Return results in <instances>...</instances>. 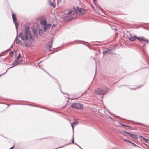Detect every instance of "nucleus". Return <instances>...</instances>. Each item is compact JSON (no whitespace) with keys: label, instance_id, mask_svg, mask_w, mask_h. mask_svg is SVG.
<instances>
[{"label":"nucleus","instance_id":"obj_14","mask_svg":"<svg viewBox=\"0 0 149 149\" xmlns=\"http://www.w3.org/2000/svg\"><path fill=\"white\" fill-rule=\"evenodd\" d=\"M40 24L43 25H45L47 24L46 21L45 20H41L40 22Z\"/></svg>","mask_w":149,"mask_h":149},{"label":"nucleus","instance_id":"obj_19","mask_svg":"<svg viewBox=\"0 0 149 149\" xmlns=\"http://www.w3.org/2000/svg\"><path fill=\"white\" fill-rule=\"evenodd\" d=\"M124 140L126 142H128L129 143H132V142H131V141H129V140H127L126 139H124Z\"/></svg>","mask_w":149,"mask_h":149},{"label":"nucleus","instance_id":"obj_24","mask_svg":"<svg viewBox=\"0 0 149 149\" xmlns=\"http://www.w3.org/2000/svg\"><path fill=\"white\" fill-rule=\"evenodd\" d=\"M9 54L10 55H13V53L12 52H11L9 53Z\"/></svg>","mask_w":149,"mask_h":149},{"label":"nucleus","instance_id":"obj_28","mask_svg":"<svg viewBox=\"0 0 149 149\" xmlns=\"http://www.w3.org/2000/svg\"><path fill=\"white\" fill-rule=\"evenodd\" d=\"M145 140H146V141H148V140L146 139H145Z\"/></svg>","mask_w":149,"mask_h":149},{"label":"nucleus","instance_id":"obj_15","mask_svg":"<svg viewBox=\"0 0 149 149\" xmlns=\"http://www.w3.org/2000/svg\"><path fill=\"white\" fill-rule=\"evenodd\" d=\"M48 4L50 6L55 7V6L54 5L53 3L52 2L51 0H48Z\"/></svg>","mask_w":149,"mask_h":149},{"label":"nucleus","instance_id":"obj_22","mask_svg":"<svg viewBox=\"0 0 149 149\" xmlns=\"http://www.w3.org/2000/svg\"><path fill=\"white\" fill-rule=\"evenodd\" d=\"M15 24V26H17L18 25V24L17 22H14Z\"/></svg>","mask_w":149,"mask_h":149},{"label":"nucleus","instance_id":"obj_9","mask_svg":"<svg viewBox=\"0 0 149 149\" xmlns=\"http://www.w3.org/2000/svg\"><path fill=\"white\" fill-rule=\"evenodd\" d=\"M71 126L72 127L73 130H74V127L76 125L78 124V121L77 120H75L74 122L72 123H71Z\"/></svg>","mask_w":149,"mask_h":149},{"label":"nucleus","instance_id":"obj_25","mask_svg":"<svg viewBox=\"0 0 149 149\" xmlns=\"http://www.w3.org/2000/svg\"><path fill=\"white\" fill-rule=\"evenodd\" d=\"M14 147V146L11 147L9 149H13Z\"/></svg>","mask_w":149,"mask_h":149},{"label":"nucleus","instance_id":"obj_26","mask_svg":"<svg viewBox=\"0 0 149 149\" xmlns=\"http://www.w3.org/2000/svg\"><path fill=\"white\" fill-rule=\"evenodd\" d=\"M15 28L17 30V31L18 28H17V26H16Z\"/></svg>","mask_w":149,"mask_h":149},{"label":"nucleus","instance_id":"obj_1","mask_svg":"<svg viewBox=\"0 0 149 149\" xmlns=\"http://www.w3.org/2000/svg\"><path fill=\"white\" fill-rule=\"evenodd\" d=\"M19 37L21 38V39L24 41L27 40L29 38L30 41H32V36L31 32L30 31L29 27L28 26H26L24 33L21 32L19 36Z\"/></svg>","mask_w":149,"mask_h":149},{"label":"nucleus","instance_id":"obj_30","mask_svg":"<svg viewBox=\"0 0 149 149\" xmlns=\"http://www.w3.org/2000/svg\"><path fill=\"white\" fill-rule=\"evenodd\" d=\"M102 97H103V96H102V97H100V99H102Z\"/></svg>","mask_w":149,"mask_h":149},{"label":"nucleus","instance_id":"obj_4","mask_svg":"<svg viewBox=\"0 0 149 149\" xmlns=\"http://www.w3.org/2000/svg\"><path fill=\"white\" fill-rule=\"evenodd\" d=\"M22 62V61L21 60H18V59H16L14 61L12 64V65H13V66L11 67L8 69L13 68L14 66L20 64H21Z\"/></svg>","mask_w":149,"mask_h":149},{"label":"nucleus","instance_id":"obj_7","mask_svg":"<svg viewBox=\"0 0 149 149\" xmlns=\"http://www.w3.org/2000/svg\"><path fill=\"white\" fill-rule=\"evenodd\" d=\"M136 38H137V37L134 35H130L128 38V39L130 41H133L135 40Z\"/></svg>","mask_w":149,"mask_h":149},{"label":"nucleus","instance_id":"obj_10","mask_svg":"<svg viewBox=\"0 0 149 149\" xmlns=\"http://www.w3.org/2000/svg\"><path fill=\"white\" fill-rule=\"evenodd\" d=\"M112 49H109L103 52L104 54L105 53H108L109 54H113V52H111Z\"/></svg>","mask_w":149,"mask_h":149},{"label":"nucleus","instance_id":"obj_17","mask_svg":"<svg viewBox=\"0 0 149 149\" xmlns=\"http://www.w3.org/2000/svg\"><path fill=\"white\" fill-rule=\"evenodd\" d=\"M39 33L40 35H42L43 34V30L41 29H39Z\"/></svg>","mask_w":149,"mask_h":149},{"label":"nucleus","instance_id":"obj_27","mask_svg":"<svg viewBox=\"0 0 149 149\" xmlns=\"http://www.w3.org/2000/svg\"><path fill=\"white\" fill-rule=\"evenodd\" d=\"M61 0H57L58 2H61Z\"/></svg>","mask_w":149,"mask_h":149},{"label":"nucleus","instance_id":"obj_29","mask_svg":"<svg viewBox=\"0 0 149 149\" xmlns=\"http://www.w3.org/2000/svg\"><path fill=\"white\" fill-rule=\"evenodd\" d=\"M123 126H126V127H128L129 126H127V125H123Z\"/></svg>","mask_w":149,"mask_h":149},{"label":"nucleus","instance_id":"obj_16","mask_svg":"<svg viewBox=\"0 0 149 149\" xmlns=\"http://www.w3.org/2000/svg\"><path fill=\"white\" fill-rule=\"evenodd\" d=\"M17 37L15 39V41L17 44H20L21 43L20 40L17 38Z\"/></svg>","mask_w":149,"mask_h":149},{"label":"nucleus","instance_id":"obj_31","mask_svg":"<svg viewBox=\"0 0 149 149\" xmlns=\"http://www.w3.org/2000/svg\"><path fill=\"white\" fill-rule=\"evenodd\" d=\"M73 17H72L70 18H69V19H73Z\"/></svg>","mask_w":149,"mask_h":149},{"label":"nucleus","instance_id":"obj_20","mask_svg":"<svg viewBox=\"0 0 149 149\" xmlns=\"http://www.w3.org/2000/svg\"><path fill=\"white\" fill-rule=\"evenodd\" d=\"M72 143H74V141L73 136V137L72 138Z\"/></svg>","mask_w":149,"mask_h":149},{"label":"nucleus","instance_id":"obj_18","mask_svg":"<svg viewBox=\"0 0 149 149\" xmlns=\"http://www.w3.org/2000/svg\"><path fill=\"white\" fill-rule=\"evenodd\" d=\"M21 57V54L20 53H19V54H18V55L17 56V58L16 59H18V60Z\"/></svg>","mask_w":149,"mask_h":149},{"label":"nucleus","instance_id":"obj_32","mask_svg":"<svg viewBox=\"0 0 149 149\" xmlns=\"http://www.w3.org/2000/svg\"><path fill=\"white\" fill-rule=\"evenodd\" d=\"M78 146L80 147L81 149H82V148H81L79 145H78Z\"/></svg>","mask_w":149,"mask_h":149},{"label":"nucleus","instance_id":"obj_33","mask_svg":"<svg viewBox=\"0 0 149 149\" xmlns=\"http://www.w3.org/2000/svg\"><path fill=\"white\" fill-rule=\"evenodd\" d=\"M1 56V54L0 53V57Z\"/></svg>","mask_w":149,"mask_h":149},{"label":"nucleus","instance_id":"obj_13","mask_svg":"<svg viewBox=\"0 0 149 149\" xmlns=\"http://www.w3.org/2000/svg\"><path fill=\"white\" fill-rule=\"evenodd\" d=\"M85 10L83 8H80L79 10L80 14L82 15L85 13Z\"/></svg>","mask_w":149,"mask_h":149},{"label":"nucleus","instance_id":"obj_3","mask_svg":"<svg viewBox=\"0 0 149 149\" xmlns=\"http://www.w3.org/2000/svg\"><path fill=\"white\" fill-rule=\"evenodd\" d=\"M71 107L78 109H83V107L82 104L78 103H74L71 105Z\"/></svg>","mask_w":149,"mask_h":149},{"label":"nucleus","instance_id":"obj_5","mask_svg":"<svg viewBox=\"0 0 149 149\" xmlns=\"http://www.w3.org/2000/svg\"><path fill=\"white\" fill-rule=\"evenodd\" d=\"M123 133L122 134L124 135H125V134H124V133L127 134H129V135L130 137H131L132 138H133V139H138V138L135 135L132 134H131L128 132H125V131H123Z\"/></svg>","mask_w":149,"mask_h":149},{"label":"nucleus","instance_id":"obj_2","mask_svg":"<svg viewBox=\"0 0 149 149\" xmlns=\"http://www.w3.org/2000/svg\"><path fill=\"white\" fill-rule=\"evenodd\" d=\"M108 89L105 86H104L102 88H100L95 89V92L96 93L99 95H103L108 91Z\"/></svg>","mask_w":149,"mask_h":149},{"label":"nucleus","instance_id":"obj_6","mask_svg":"<svg viewBox=\"0 0 149 149\" xmlns=\"http://www.w3.org/2000/svg\"><path fill=\"white\" fill-rule=\"evenodd\" d=\"M51 26V24H46L43 27V29L45 31H47L48 30Z\"/></svg>","mask_w":149,"mask_h":149},{"label":"nucleus","instance_id":"obj_11","mask_svg":"<svg viewBox=\"0 0 149 149\" xmlns=\"http://www.w3.org/2000/svg\"><path fill=\"white\" fill-rule=\"evenodd\" d=\"M72 13V11L71 10L69 11L67 14H65V17H69L71 16Z\"/></svg>","mask_w":149,"mask_h":149},{"label":"nucleus","instance_id":"obj_34","mask_svg":"<svg viewBox=\"0 0 149 149\" xmlns=\"http://www.w3.org/2000/svg\"><path fill=\"white\" fill-rule=\"evenodd\" d=\"M96 0H93V1H96Z\"/></svg>","mask_w":149,"mask_h":149},{"label":"nucleus","instance_id":"obj_21","mask_svg":"<svg viewBox=\"0 0 149 149\" xmlns=\"http://www.w3.org/2000/svg\"><path fill=\"white\" fill-rule=\"evenodd\" d=\"M131 144H132V145L134 147L138 146L137 145H136L134 143H133L132 142Z\"/></svg>","mask_w":149,"mask_h":149},{"label":"nucleus","instance_id":"obj_23","mask_svg":"<svg viewBox=\"0 0 149 149\" xmlns=\"http://www.w3.org/2000/svg\"><path fill=\"white\" fill-rule=\"evenodd\" d=\"M51 48V46L50 45H48L47 46V48H49L50 49Z\"/></svg>","mask_w":149,"mask_h":149},{"label":"nucleus","instance_id":"obj_8","mask_svg":"<svg viewBox=\"0 0 149 149\" xmlns=\"http://www.w3.org/2000/svg\"><path fill=\"white\" fill-rule=\"evenodd\" d=\"M136 39H138L139 40L141 41H143L146 42H148V40L144 39L143 37H142L141 38H139L137 37Z\"/></svg>","mask_w":149,"mask_h":149},{"label":"nucleus","instance_id":"obj_12","mask_svg":"<svg viewBox=\"0 0 149 149\" xmlns=\"http://www.w3.org/2000/svg\"><path fill=\"white\" fill-rule=\"evenodd\" d=\"M12 17L13 20V21L14 22H16L17 21V19L15 14L14 13H12Z\"/></svg>","mask_w":149,"mask_h":149}]
</instances>
